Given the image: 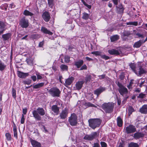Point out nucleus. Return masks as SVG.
<instances>
[{
  "label": "nucleus",
  "mask_w": 147,
  "mask_h": 147,
  "mask_svg": "<svg viewBox=\"0 0 147 147\" xmlns=\"http://www.w3.org/2000/svg\"><path fill=\"white\" fill-rule=\"evenodd\" d=\"M106 89V87L100 86L94 91V94L96 95L97 97H98L100 94L105 91Z\"/></svg>",
  "instance_id": "10"
},
{
  "label": "nucleus",
  "mask_w": 147,
  "mask_h": 147,
  "mask_svg": "<svg viewBox=\"0 0 147 147\" xmlns=\"http://www.w3.org/2000/svg\"><path fill=\"white\" fill-rule=\"evenodd\" d=\"M68 109L66 107L61 111L59 117L61 119H64L68 116Z\"/></svg>",
  "instance_id": "9"
},
{
  "label": "nucleus",
  "mask_w": 147,
  "mask_h": 147,
  "mask_svg": "<svg viewBox=\"0 0 147 147\" xmlns=\"http://www.w3.org/2000/svg\"><path fill=\"white\" fill-rule=\"evenodd\" d=\"M84 62L83 60L80 59L78 61H75L74 65L77 68H79L83 65Z\"/></svg>",
  "instance_id": "22"
},
{
  "label": "nucleus",
  "mask_w": 147,
  "mask_h": 147,
  "mask_svg": "<svg viewBox=\"0 0 147 147\" xmlns=\"http://www.w3.org/2000/svg\"><path fill=\"white\" fill-rule=\"evenodd\" d=\"M117 102L118 105H121V101L120 98H117Z\"/></svg>",
  "instance_id": "64"
},
{
  "label": "nucleus",
  "mask_w": 147,
  "mask_h": 147,
  "mask_svg": "<svg viewBox=\"0 0 147 147\" xmlns=\"http://www.w3.org/2000/svg\"><path fill=\"white\" fill-rule=\"evenodd\" d=\"M36 75L38 80H40L42 78V76L38 74H36Z\"/></svg>",
  "instance_id": "63"
},
{
  "label": "nucleus",
  "mask_w": 147,
  "mask_h": 147,
  "mask_svg": "<svg viewBox=\"0 0 147 147\" xmlns=\"http://www.w3.org/2000/svg\"><path fill=\"white\" fill-rule=\"evenodd\" d=\"M40 30L44 34H48L49 35H52L53 34L52 32L44 27H41Z\"/></svg>",
  "instance_id": "19"
},
{
  "label": "nucleus",
  "mask_w": 147,
  "mask_h": 147,
  "mask_svg": "<svg viewBox=\"0 0 147 147\" xmlns=\"http://www.w3.org/2000/svg\"><path fill=\"white\" fill-rule=\"evenodd\" d=\"M23 82L24 84L27 85H30L31 83V80H27L24 81Z\"/></svg>",
  "instance_id": "49"
},
{
  "label": "nucleus",
  "mask_w": 147,
  "mask_h": 147,
  "mask_svg": "<svg viewBox=\"0 0 147 147\" xmlns=\"http://www.w3.org/2000/svg\"><path fill=\"white\" fill-rule=\"evenodd\" d=\"M51 109L56 115H57L59 113V108L57 105H53L51 107Z\"/></svg>",
  "instance_id": "20"
},
{
  "label": "nucleus",
  "mask_w": 147,
  "mask_h": 147,
  "mask_svg": "<svg viewBox=\"0 0 147 147\" xmlns=\"http://www.w3.org/2000/svg\"><path fill=\"white\" fill-rule=\"evenodd\" d=\"M84 139L85 140H88L90 141L92 140L93 139L91 135H86L85 136L84 138Z\"/></svg>",
  "instance_id": "36"
},
{
  "label": "nucleus",
  "mask_w": 147,
  "mask_h": 147,
  "mask_svg": "<svg viewBox=\"0 0 147 147\" xmlns=\"http://www.w3.org/2000/svg\"><path fill=\"white\" fill-rule=\"evenodd\" d=\"M115 5H117L118 3V2L120 0H112Z\"/></svg>",
  "instance_id": "62"
},
{
  "label": "nucleus",
  "mask_w": 147,
  "mask_h": 147,
  "mask_svg": "<svg viewBox=\"0 0 147 147\" xmlns=\"http://www.w3.org/2000/svg\"><path fill=\"white\" fill-rule=\"evenodd\" d=\"M84 105L85 106L89 107H95L96 106L93 104L91 103L90 102H86L85 103Z\"/></svg>",
  "instance_id": "38"
},
{
  "label": "nucleus",
  "mask_w": 147,
  "mask_h": 147,
  "mask_svg": "<svg viewBox=\"0 0 147 147\" xmlns=\"http://www.w3.org/2000/svg\"><path fill=\"white\" fill-rule=\"evenodd\" d=\"M125 78L124 74L123 73H121L119 76V78L121 80H123Z\"/></svg>",
  "instance_id": "54"
},
{
  "label": "nucleus",
  "mask_w": 147,
  "mask_h": 147,
  "mask_svg": "<svg viewBox=\"0 0 147 147\" xmlns=\"http://www.w3.org/2000/svg\"><path fill=\"white\" fill-rule=\"evenodd\" d=\"M101 147H107V144L105 142L102 141L100 142Z\"/></svg>",
  "instance_id": "53"
},
{
  "label": "nucleus",
  "mask_w": 147,
  "mask_h": 147,
  "mask_svg": "<svg viewBox=\"0 0 147 147\" xmlns=\"http://www.w3.org/2000/svg\"><path fill=\"white\" fill-rule=\"evenodd\" d=\"M136 35L138 36V38H144V36L142 34H140L139 32H138L136 34Z\"/></svg>",
  "instance_id": "55"
},
{
  "label": "nucleus",
  "mask_w": 147,
  "mask_h": 147,
  "mask_svg": "<svg viewBox=\"0 0 147 147\" xmlns=\"http://www.w3.org/2000/svg\"><path fill=\"white\" fill-rule=\"evenodd\" d=\"M137 67L139 70V71H138V74L139 76H141L142 74H145L146 73V71L144 68H142L141 63L140 62L138 64Z\"/></svg>",
  "instance_id": "14"
},
{
  "label": "nucleus",
  "mask_w": 147,
  "mask_h": 147,
  "mask_svg": "<svg viewBox=\"0 0 147 147\" xmlns=\"http://www.w3.org/2000/svg\"><path fill=\"white\" fill-rule=\"evenodd\" d=\"M31 38L33 39H36L38 38L39 36L38 34H33L31 35Z\"/></svg>",
  "instance_id": "47"
},
{
  "label": "nucleus",
  "mask_w": 147,
  "mask_h": 147,
  "mask_svg": "<svg viewBox=\"0 0 147 147\" xmlns=\"http://www.w3.org/2000/svg\"><path fill=\"white\" fill-rule=\"evenodd\" d=\"M80 68V70H86L87 68V67L86 65L84 64L81 66Z\"/></svg>",
  "instance_id": "52"
},
{
  "label": "nucleus",
  "mask_w": 147,
  "mask_h": 147,
  "mask_svg": "<svg viewBox=\"0 0 147 147\" xmlns=\"http://www.w3.org/2000/svg\"><path fill=\"white\" fill-rule=\"evenodd\" d=\"M12 96L13 98L15 99L16 100V90L13 88H12Z\"/></svg>",
  "instance_id": "40"
},
{
  "label": "nucleus",
  "mask_w": 147,
  "mask_h": 147,
  "mask_svg": "<svg viewBox=\"0 0 147 147\" xmlns=\"http://www.w3.org/2000/svg\"><path fill=\"white\" fill-rule=\"evenodd\" d=\"M74 80V78L73 77H69V78L66 79L65 83L64 84L65 86L67 88L68 86L70 85L71 84Z\"/></svg>",
  "instance_id": "13"
},
{
  "label": "nucleus",
  "mask_w": 147,
  "mask_h": 147,
  "mask_svg": "<svg viewBox=\"0 0 147 147\" xmlns=\"http://www.w3.org/2000/svg\"><path fill=\"white\" fill-rule=\"evenodd\" d=\"M29 138L33 147H41V145L40 142L32 139L31 138L29 137Z\"/></svg>",
  "instance_id": "11"
},
{
  "label": "nucleus",
  "mask_w": 147,
  "mask_h": 147,
  "mask_svg": "<svg viewBox=\"0 0 147 147\" xmlns=\"http://www.w3.org/2000/svg\"><path fill=\"white\" fill-rule=\"evenodd\" d=\"M60 68L62 71H67L68 70V66L64 64H61L60 66Z\"/></svg>",
  "instance_id": "32"
},
{
  "label": "nucleus",
  "mask_w": 147,
  "mask_h": 147,
  "mask_svg": "<svg viewBox=\"0 0 147 147\" xmlns=\"http://www.w3.org/2000/svg\"><path fill=\"white\" fill-rule=\"evenodd\" d=\"M6 65L3 63L0 62V71H3L6 68Z\"/></svg>",
  "instance_id": "34"
},
{
  "label": "nucleus",
  "mask_w": 147,
  "mask_h": 147,
  "mask_svg": "<svg viewBox=\"0 0 147 147\" xmlns=\"http://www.w3.org/2000/svg\"><path fill=\"white\" fill-rule=\"evenodd\" d=\"M116 84L119 87L118 90L121 95L123 96L128 93V90L127 88L124 86L119 81L116 82Z\"/></svg>",
  "instance_id": "4"
},
{
  "label": "nucleus",
  "mask_w": 147,
  "mask_h": 147,
  "mask_svg": "<svg viewBox=\"0 0 147 147\" xmlns=\"http://www.w3.org/2000/svg\"><path fill=\"white\" fill-rule=\"evenodd\" d=\"M101 53L99 51H93L91 53V54H93V55H95L96 56H100V55H101Z\"/></svg>",
  "instance_id": "44"
},
{
  "label": "nucleus",
  "mask_w": 147,
  "mask_h": 147,
  "mask_svg": "<svg viewBox=\"0 0 147 147\" xmlns=\"http://www.w3.org/2000/svg\"><path fill=\"white\" fill-rule=\"evenodd\" d=\"M119 38V36L117 35H114L110 37L111 42H113L118 40Z\"/></svg>",
  "instance_id": "28"
},
{
  "label": "nucleus",
  "mask_w": 147,
  "mask_h": 147,
  "mask_svg": "<svg viewBox=\"0 0 147 147\" xmlns=\"http://www.w3.org/2000/svg\"><path fill=\"white\" fill-rule=\"evenodd\" d=\"M26 61L28 64L30 65H32L33 63V60L31 58H27L26 60Z\"/></svg>",
  "instance_id": "31"
},
{
  "label": "nucleus",
  "mask_w": 147,
  "mask_h": 147,
  "mask_svg": "<svg viewBox=\"0 0 147 147\" xmlns=\"http://www.w3.org/2000/svg\"><path fill=\"white\" fill-rule=\"evenodd\" d=\"M6 25L5 23L2 21H0V29L1 30H4V31L5 30Z\"/></svg>",
  "instance_id": "30"
},
{
  "label": "nucleus",
  "mask_w": 147,
  "mask_h": 147,
  "mask_svg": "<svg viewBox=\"0 0 147 147\" xmlns=\"http://www.w3.org/2000/svg\"><path fill=\"white\" fill-rule=\"evenodd\" d=\"M84 83V81H78L75 84V87L76 90H79L81 89L83 86V85Z\"/></svg>",
  "instance_id": "15"
},
{
  "label": "nucleus",
  "mask_w": 147,
  "mask_h": 147,
  "mask_svg": "<svg viewBox=\"0 0 147 147\" xmlns=\"http://www.w3.org/2000/svg\"><path fill=\"white\" fill-rule=\"evenodd\" d=\"M23 14L25 16H31L34 15L33 13L27 10H25L24 11Z\"/></svg>",
  "instance_id": "29"
},
{
  "label": "nucleus",
  "mask_w": 147,
  "mask_h": 147,
  "mask_svg": "<svg viewBox=\"0 0 147 147\" xmlns=\"http://www.w3.org/2000/svg\"><path fill=\"white\" fill-rule=\"evenodd\" d=\"M42 16L44 20L46 22H48L51 19V16L49 13L47 11L44 12Z\"/></svg>",
  "instance_id": "12"
},
{
  "label": "nucleus",
  "mask_w": 147,
  "mask_h": 147,
  "mask_svg": "<svg viewBox=\"0 0 147 147\" xmlns=\"http://www.w3.org/2000/svg\"><path fill=\"white\" fill-rule=\"evenodd\" d=\"M70 57L68 56H65L64 58L65 62L66 63H69L70 61Z\"/></svg>",
  "instance_id": "45"
},
{
  "label": "nucleus",
  "mask_w": 147,
  "mask_h": 147,
  "mask_svg": "<svg viewBox=\"0 0 147 147\" xmlns=\"http://www.w3.org/2000/svg\"><path fill=\"white\" fill-rule=\"evenodd\" d=\"M146 96V94L143 93H141L139 95L137 96L138 98H144Z\"/></svg>",
  "instance_id": "48"
},
{
  "label": "nucleus",
  "mask_w": 147,
  "mask_h": 147,
  "mask_svg": "<svg viewBox=\"0 0 147 147\" xmlns=\"http://www.w3.org/2000/svg\"><path fill=\"white\" fill-rule=\"evenodd\" d=\"M136 131V129L135 126L132 124H130L125 127V131L127 134L133 133Z\"/></svg>",
  "instance_id": "8"
},
{
  "label": "nucleus",
  "mask_w": 147,
  "mask_h": 147,
  "mask_svg": "<svg viewBox=\"0 0 147 147\" xmlns=\"http://www.w3.org/2000/svg\"><path fill=\"white\" fill-rule=\"evenodd\" d=\"M119 10L122 11V12H123L124 10V9L121 4H120L119 5V7H118Z\"/></svg>",
  "instance_id": "56"
},
{
  "label": "nucleus",
  "mask_w": 147,
  "mask_h": 147,
  "mask_svg": "<svg viewBox=\"0 0 147 147\" xmlns=\"http://www.w3.org/2000/svg\"><path fill=\"white\" fill-rule=\"evenodd\" d=\"M91 78V76L90 75L87 76L85 78V81L86 83L88 81H90Z\"/></svg>",
  "instance_id": "50"
},
{
  "label": "nucleus",
  "mask_w": 147,
  "mask_h": 147,
  "mask_svg": "<svg viewBox=\"0 0 147 147\" xmlns=\"http://www.w3.org/2000/svg\"><path fill=\"white\" fill-rule=\"evenodd\" d=\"M144 136V134L140 132H137L134 134V137L135 139H137L143 138Z\"/></svg>",
  "instance_id": "21"
},
{
  "label": "nucleus",
  "mask_w": 147,
  "mask_h": 147,
  "mask_svg": "<svg viewBox=\"0 0 147 147\" xmlns=\"http://www.w3.org/2000/svg\"><path fill=\"white\" fill-rule=\"evenodd\" d=\"M128 147H139V145L137 143L131 142L129 144Z\"/></svg>",
  "instance_id": "37"
},
{
  "label": "nucleus",
  "mask_w": 147,
  "mask_h": 147,
  "mask_svg": "<svg viewBox=\"0 0 147 147\" xmlns=\"http://www.w3.org/2000/svg\"><path fill=\"white\" fill-rule=\"evenodd\" d=\"M92 147H100L99 144L97 142L94 143Z\"/></svg>",
  "instance_id": "59"
},
{
  "label": "nucleus",
  "mask_w": 147,
  "mask_h": 147,
  "mask_svg": "<svg viewBox=\"0 0 147 147\" xmlns=\"http://www.w3.org/2000/svg\"><path fill=\"white\" fill-rule=\"evenodd\" d=\"M89 17V15L86 13H84L83 14L82 18L83 19L87 20L88 19Z\"/></svg>",
  "instance_id": "41"
},
{
  "label": "nucleus",
  "mask_w": 147,
  "mask_h": 147,
  "mask_svg": "<svg viewBox=\"0 0 147 147\" xmlns=\"http://www.w3.org/2000/svg\"><path fill=\"white\" fill-rule=\"evenodd\" d=\"M11 33H8L3 34L2 35V38L3 39L4 41L8 40L10 38H11Z\"/></svg>",
  "instance_id": "24"
},
{
  "label": "nucleus",
  "mask_w": 147,
  "mask_h": 147,
  "mask_svg": "<svg viewBox=\"0 0 147 147\" xmlns=\"http://www.w3.org/2000/svg\"><path fill=\"white\" fill-rule=\"evenodd\" d=\"M144 41L142 40H140L136 42L133 45L134 48H139L144 43Z\"/></svg>",
  "instance_id": "16"
},
{
  "label": "nucleus",
  "mask_w": 147,
  "mask_h": 147,
  "mask_svg": "<svg viewBox=\"0 0 147 147\" xmlns=\"http://www.w3.org/2000/svg\"><path fill=\"white\" fill-rule=\"evenodd\" d=\"M126 25L136 26L138 25V22H129L126 23Z\"/></svg>",
  "instance_id": "35"
},
{
  "label": "nucleus",
  "mask_w": 147,
  "mask_h": 147,
  "mask_svg": "<svg viewBox=\"0 0 147 147\" xmlns=\"http://www.w3.org/2000/svg\"><path fill=\"white\" fill-rule=\"evenodd\" d=\"M17 75L18 77L22 78H25L29 76L28 73H24L20 71H18Z\"/></svg>",
  "instance_id": "18"
},
{
  "label": "nucleus",
  "mask_w": 147,
  "mask_h": 147,
  "mask_svg": "<svg viewBox=\"0 0 147 147\" xmlns=\"http://www.w3.org/2000/svg\"><path fill=\"white\" fill-rule=\"evenodd\" d=\"M44 44L43 41L40 42L38 44V47H42L44 45Z\"/></svg>",
  "instance_id": "60"
},
{
  "label": "nucleus",
  "mask_w": 147,
  "mask_h": 147,
  "mask_svg": "<svg viewBox=\"0 0 147 147\" xmlns=\"http://www.w3.org/2000/svg\"><path fill=\"white\" fill-rule=\"evenodd\" d=\"M128 115L129 116L132 114L133 112L134 111V110L132 107L129 106L128 107Z\"/></svg>",
  "instance_id": "33"
},
{
  "label": "nucleus",
  "mask_w": 147,
  "mask_h": 147,
  "mask_svg": "<svg viewBox=\"0 0 147 147\" xmlns=\"http://www.w3.org/2000/svg\"><path fill=\"white\" fill-rule=\"evenodd\" d=\"M33 117L37 121H40L41 117L40 115L43 116L45 115V111L42 108L38 107L36 110H33L32 112Z\"/></svg>",
  "instance_id": "1"
},
{
  "label": "nucleus",
  "mask_w": 147,
  "mask_h": 147,
  "mask_svg": "<svg viewBox=\"0 0 147 147\" xmlns=\"http://www.w3.org/2000/svg\"><path fill=\"white\" fill-rule=\"evenodd\" d=\"M117 126L121 127L123 125V121L122 119L120 116H119L117 118Z\"/></svg>",
  "instance_id": "26"
},
{
  "label": "nucleus",
  "mask_w": 147,
  "mask_h": 147,
  "mask_svg": "<svg viewBox=\"0 0 147 147\" xmlns=\"http://www.w3.org/2000/svg\"><path fill=\"white\" fill-rule=\"evenodd\" d=\"M6 140L8 141H10L11 140V135L9 133H6L5 134Z\"/></svg>",
  "instance_id": "39"
},
{
  "label": "nucleus",
  "mask_w": 147,
  "mask_h": 147,
  "mask_svg": "<svg viewBox=\"0 0 147 147\" xmlns=\"http://www.w3.org/2000/svg\"><path fill=\"white\" fill-rule=\"evenodd\" d=\"M19 24L22 28H27L29 25L28 20L25 17H23L20 20Z\"/></svg>",
  "instance_id": "7"
},
{
  "label": "nucleus",
  "mask_w": 147,
  "mask_h": 147,
  "mask_svg": "<svg viewBox=\"0 0 147 147\" xmlns=\"http://www.w3.org/2000/svg\"><path fill=\"white\" fill-rule=\"evenodd\" d=\"M101 122L102 120L98 118L90 119L88 120L89 126L93 129L99 127Z\"/></svg>",
  "instance_id": "2"
},
{
  "label": "nucleus",
  "mask_w": 147,
  "mask_h": 147,
  "mask_svg": "<svg viewBox=\"0 0 147 147\" xmlns=\"http://www.w3.org/2000/svg\"><path fill=\"white\" fill-rule=\"evenodd\" d=\"M114 104L113 102H105L103 103L101 106L103 109L106 113H111L113 111Z\"/></svg>",
  "instance_id": "3"
},
{
  "label": "nucleus",
  "mask_w": 147,
  "mask_h": 147,
  "mask_svg": "<svg viewBox=\"0 0 147 147\" xmlns=\"http://www.w3.org/2000/svg\"><path fill=\"white\" fill-rule=\"evenodd\" d=\"M49 93L53 97H59L61 92L56 87L51 88L49 91Z\"/></svg>",
  "instance_id": "5"
},
{
  "label": "nucleus",
  "mask_w": 147,
  "mask_h": 147,
  "mask_svg": "<svg viewBox=\"0 0 147 147\" xmlns=\"http://www.w3.org/2000/svg\"><path fill=\"white\" fill-rule=\"evenodd\" d=\"M97 133L96 132H95L92 133L91 135L93 139H94L97 136Z\"/></svg>",
  "instance_id": "57"
},
{
  "label": "nucleus",
  "mask_w": 147,
  "mask_h": 147,
  "mask_svg": "<svg viewBox=\"0 0 147 147\" xmlns=\"http://www.w3.org/2000/svg\"><path fill=\"white\" fill-rule=\"evenodd\" d=\"M25 120L24 116L23 114H22L20 120V123L21 124H24V123Z\"/></svg>",
  "instance_id": "51"
},
{
  "label": "nucleus",
  "mask_w": 147,
  "mask_h": 147,
  "mask_svg": "<svg viewBox=\"0 0 147 147\" xmlns=\"http://www.w3.org/2000/svg\"><path fill=\"white\" fill-rule=\"evenodd\" d=\"M48 3L50 7H52L54 5L53 0H48Z\"/></svg>",
  "instance_id": "43"
},
{
  "label": "nucleus",
  "mask_w": 147,
  "mask_h": 147,
  "mask_svg": "<svg viewBox=\"0 0 147 147\" xmlns=\"http://www.w3.org/2000/svg\"><path fill=\"white\" fill-rule=\"evenodd\" d=\"M108 52L111 55H119L120 54V53L118 50L114 49H112L111 50H109L108 51Z\"/></svg>",
  "instance_id": "25"
},
{
  "label": "nucleus",
  "mask_w": 147,
  "mask_h": 147,
  "mask_svg": "<svg viewBox=\"0 0 147 147\" xmlns=\"http://www.w3.org/2000/svg\"><path fill=\"white\" fill-rule=\"evenodd\" d=\"M31 78L34 82L36 80V77L35 76H31Z\"/></svg>",
  "instance_id": "61"
},
{
  "label": "nucleus",
  "mask_w": 147,
  "mask_h": 147,
  "mask_svg": "<svg viewBox=\"0 0 147 147\" xmlns=\"http://www.w3.org/2000/svg\"><path fill=\"white\" fill-rule=\"evenodd\" d=\"M100 57L102 58L105 60H108L110 58L109 57L105 55H100Z\"/></svg>",
  "instance_id": "46"
},
{
  "label": "nucleus",
  "mask_w": 147,
  "mask_h": 147,
  "mask_svg": "<svg viewBox=\"0 0 147 147\" xmlns=\"http://www.w3.org/2000/svg\"><path fill=\"white\" fill-rule=\"evenodd\" d=\"M13 136L15 137L16 139H17L18 138V134H17V128H13Z\"/></svg>",
  "instance_id": "42"
},
{
  "label": "nucleus",
  "mask_w": 147,
  "mask_h": 147,
  "mask_svg": "<svg viewBox=\"0 0 147 147\" xmlns=\"http://www.w3.org/2000/svg\"><path fill=\"white\" fill-rule=\"evenodd\" d=\"M27 112V108L26 107L25 108L23 109H22V113L23 115H26V114Z\"/></svg>",
  "instance_id": "58"
},
{
  "label": "nucleus",
  "mask_w": 147,
  "mask_h": 147,
  "mask_svg": "<svg viewBox=\"0 0 147 147\" xmlns=\"http://www.w3.org/2000/svg\"><path fill=\"white\" fill-rule=\"evenodd\" d=\"M129 66L132 70V71L136 75H138V71L136 70V68H138L137 65L136 66V64L135 63H131L129 64Z\"/></svg>",
  "instance_id": "17"
},
{
  "label": "nucleus",
  "mask_w": 147,
  "mask_h": 147,
  "mask_svg": "<svg viewBox=\"0 0 147 147\" xmlns=\"http://www.w3.org/2000/svg\"><path fill=\"white\" fill-rule=\"evenodd\" d=\"M77 116L75 113H72L69 117L68 121L70 124L72 126L76 125L77 123Z\"/></svg>",
  "instance_id": "6"
},
{
  "label": "nucleus",
  "mask_w": 147,
  "mask_h": 147,
  "mask_svg": "<svg viewBox=\"0 0 147 147\" xmlns=\"http://www.w3.org/2000/svg\"><path fill=\"white\" fill-rule=\"evenodd\" d=\"M44 84L43 82H41L35 85L34 84L33 85H32V86L34 89H38L43 86Z\"/></svg>",
  "instance_id": "27"
},
{
  "label": "nucleus",
  "mask_w": 147,
  "mask_h": 147,
  "mask_svg": "<svg viewBox=\"0 0 147 147\" xmlns=\"http://www.w3.org/2000/svg\"><path fill=\"white\" fill-rule=\"evenodd\" d=\"M140 112L142 114H147V105H143L140 109Z\"/></svg>",
  "instance_id": "23"
}]
</instances>
